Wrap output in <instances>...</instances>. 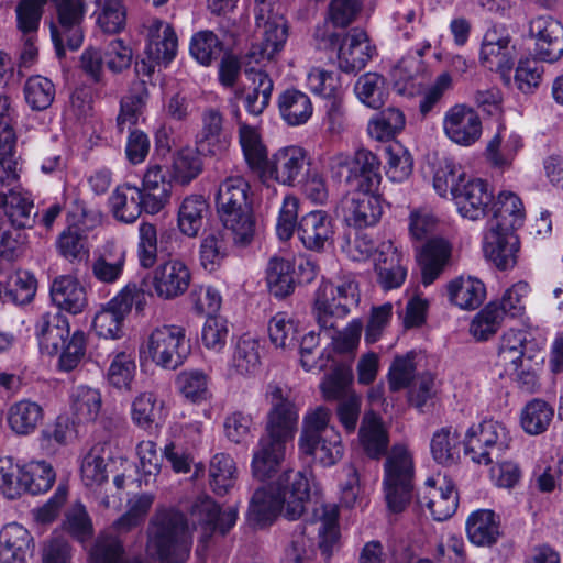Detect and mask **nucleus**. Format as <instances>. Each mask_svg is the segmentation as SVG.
<instances>
[{
    "label": "nucleus",
    "mask_w": 563,
    "mask_h": 563,
    "mask_svg": "<svg viewBox=\"0 0 563 563\" xmlns=\"http://www.w3.org/2000/svg\"><path fill=\"white\" fill-rule=\"evenodd\" d=\"M271 409L265 433L253 452L252 473L260 481L275 474L284 460L286 442L292 439L298 423V410L279 386H269Z\"/></svg>",
    "instance_id": "1"
},
{
    "label": "nucleus",
    "mask_w": 563,
    "mask_h": 563,
    "mask_svg": "<svg viewBox=\"0 0 563 563\" xmlns=\"http://www.w3.org/2000/svg\"><path fill=\"white\" fill-rule=\"evenodd\" d=\"M309 501V482L300 472L287 471L276 485L255 490L250 503L249 521L255 526L271 525L278 515L296 520Z\"/></svg>",
    "instance_id": "2"
},
{
    "label": "nucleus",
    "mask_w": 563,
    "mask_h": 563,
    "mask_svg": "<svg viewBox=\"0 0 563 563\" xmlns=\"http://www.w3.org/2000/svg\"><path fill=\"white\" fill-rule=\"evenodd\" d=\"M217 207L222 225L231 233L234 245L250 244L254 238L255 219L249 181L240 175L228 176L219 186Z\"/></svg>",
    "instance_id": "3"
},
{
    "label": "nucleus",
    "mask_w": 563,
    "mask_h": 563,
    "mask_svg": "<svg viewBox=\"0 0 563 563\" xmlns=\"http://www.w3.org/2000/svg\"><path fill=\"white\" fill-rule=\"evenodd\" d=\"M147 549L161 563H185L192 539L189 526L180 511L173 508L157 509L147 530Z\"/></svg>",
    "instance_id": "4"
},
{
    "label": "nucleus",
    "mask_w": 563,
    "mask_h": 563,
    "mask_svg": "<svg viewBox=\"0 0 563 563\" xmlns=\"http://www.w3.org/2000/svg\"><path fill=\"white\" fill-rule=\"evenodd\" d=\"M331 412L325 407H318L303 419V427L298 440L299 451L322 466L338 463L344 453L341 435L334 427L329 426Z\"/></svg>",
    "instance_id": "5"
},
{
    "label": "nucleus",
    "mask_w": 563,
    "mask_h": 563,
    "mask_svg": "<svg viewBox=\"0 0 563 563\" xmlns=\"http://www.w3.org/2000/svg\"><path fill=\"white\" fill-rule=\"evenodd\" d=\"M383 489L387 507L391 512L405 510L415 489V462L404 444H395L384 463Z\"/></svg>",
    "instance_id": "6"
},
{
    "label": "nucleus",
    "mask_w": 563,
    "mask_h": 563,
    "mask_svg": "<svg viewBox=\"0 0 563 563\" xmlns=\"http://www.w3.org/2000/svg\"><path fill=\"white\" fill-rule=\"evenodd\" d=\"M280 9V4L265 0L255 1V23L263 33L262 41L253 44L246 54L250 62L260 64L272 60L284 49L288 38V26Z\"/></svg>",
    "instance_id": "7"
},
{
    "label": "nucleus",
    "mask_w": 563,
    "mask_h": 563,
    "mask_svg": "<svg viewBox=\"0 0 563 563\" xmlns=\"http://www.w3.org/2000/svg\"><path fill=\"white\" fill-rule=\"evenodd\" d=\"M358 300V287L352 278H344L336 285L323 282L316 291L313 305L318 325L324 331L336 329L338 321L345 318Z\"/></svg>",
    "instance_id": "8"
},
{
    "label": "nucleus",
    "mask_w": 563,
    "mask_h": 563,
    "mask_svg": "<svg viewBox=\"0 0 563 563\" xmlns=\"http://www.w3.org/2000/svg\"><path fill=\"white\" fill-rule=\"evenodd\" d=\"M509 431L499 421L484 420L471 427L464 440V453L474 463L488 465L509 448Z\"/></svg>",
    "instance_id": "9"
},
{
    "label": "nucleus",
    "mask_w": 563,
    "mask_h": 563,
    "mask_svg": "<svg viewBox=\"0 0 563 563\" xmlns=\"http://www.w3.org/2000/svg\"><path fill=\"white\" fill-rule=\"evenodd\" d=\"M140 353L163 368L176 369L189 354L185 329L178 325L156 328Z\"/></svg>",
    "instance_id": "10"
},
{
    "label": "nucleus",
    "mask_w": 563,
    "mask_h": 563,
    "mask_svg": "<svg viewBox=\"0 0 563 563\" xmlns=\"http://www.w3.org/2000/svg\"><path fill=\"white\" fill-rule=\"evenodd\" d=\"M382 176H376V181L368 187L349 188L341 200L340 208L344 221L350 227L363 229L375 225L382 214L383 208L375 190L380 184Z\"/></svg>",
    "instance_id": "11"
},
{
    "label": "nucleus",
    "mask_w": 563,
    "mask_h": 563,
    "mask_svg": "<svg viewBox=\"0 0 563 563\" xmlns=\"http://www.w3.org/2000/svg\"><path fill=\"white\" fill-rule=\"evenodd\" d=\"M308 165L307 153L302 147L286 146L272 155L260 179L262 183L274 180L294 187L303 179Z\"/></svg>",
    "instance_id": "12"
},
{
    "label": "nucleus",
    "mask_w": 563,
    "mask_h": 563,
    "mask_svg": "<svg viewBox=\"0 0 563 563\" xmlns=\"http://www.w3.org/2000/svg\"><path fill=\"white\" fill-rule=\"evenodd\" d=\"M379 159L369 151L360 150L354 157L340 154L331 157L330 167L334 177H342L346 172L345 183L349 188L368 187L376 181L379 173Z\"/></svg>",
    "instance_id": "13"
},
{
    "label": "nucleus",
    "mask_w": 563,
    "mask_h": 563,
    "mask_svg": "<svg viewBox=\"0 0 563 563\" xmlns=\"http://www.w3.org/2000/svg\"><path fill=\"white\" fill-rule=\"evenodd\" d=\"M139 291L135 285L126 286L95 316L92 327L99 336L118 339L122 335V325L131 311Z\"/></svg>",
    "instance_id": "14"
},
{
    "label": "nucleus",
    "mask_w": 563,
    "mask_h": 563,
    "mask_svg": "<svg viewBox=\"0 0 563 563\" xmlns=\"http://www.w3.org/2000/svg\"><path fill=\"white\" fill-rule=\"evenodd\" d=\"M516 49L511 45V37L498 31L496 27L489 29L483 38L479 62L489 70H496L501 77L509 81V74L515 64Z\"/></svg>",
    "instance_id": "15"
},
{
    "label": "nucleus",
    "mask_w": 563,
    "mask_h": 563,
    "mask_svg": "<svg viewBox=\"0 0 563 563\" xmlns=\"http://www.w3.org/2000/svg\"><path fill=\"white\" fill-rule=\"evenodd\" d=\"M443 132L452 142L462 146H471L482 135V121L473 108L455 104L444 114Z\"/></svg>",
    "instance_id": "16"
},
{
    "label": "nucleus",
    "mask_w": 563,
    "mask_h": 563,
    "mask_svg": "<svg viewBox=\"0 0 563 563\" xmlns=\"http://www.w3.org/2000/svg\"><path fill=\"white\" fill-rule=\"evenodd\" d=\"M529 34L536 40V55L539 59L553 63L563 55V26L550 15L530 21Z\"/></svg>",
    "instance_id": "17"
},
{
    "label": "nucleus",
    "mask_w": 563,
    "mask_h": 563,
    "mask_svg": "<svg viewBox=\"0 0 563 563\" xmlns=\"http://www.w3.org/2000/svg\"><path fill=\"white\" fill-rule=\"evenodd\" d=\"M236 517L234 508L221 510L209 497L197 499L190 509L192 526L201 527L203 540L210 538L216 531L224 536L235 525Z\"/></svg>",
    "instance_id": "18"
},
{
    "label": "nucleus",
    "mask_w": 563,
    "mask_h": 563,
    "mask_svg": "<svg viewBox=\"0 0 563 563\" xmlns=\"http://www.w3.org/2000/svg\"><path fill=\"white\" fill-rule=\"evenodd\" d=\"M439 482L433 477L426 481L423 490L418 492V504L426 507L434 520L442 521L456 511L459 497L451 482L443 478L438 486Z\"/></svg>",
    "instance_id": "19"
},
{
    "label": "nucleus",
    "mask_w": 563,
    "mask_h": 563,
    "mask_svg": "<svg viewBox=\"0 0 563 563\" xmlns=\"http://www.w3.org/2000/svg\"><path fill=\"white\" fill-rule=\"evenodd\" d=\"M455 191L453 201L463 218L476 221L484 218L490 210L494 195L485 180L468 177Z\"/></svg>",
    "instance_id": "20"
},
{
    "label": "nucleus",
    "mask_w": 563,
    "mask_h": 563,
    "mask_svg": "<svg viewBox=\"0 0 563 563\" xmlns=\"http://www.w3.org/2000/svg\"><path fill=\"white\" fill-rule=\"evenodd\" d=\"M520 243L515 231L489 225L484 240V254L497 268L505 271L517 263Z\"/></svg>",
    "instance_id": "21"
},
{
    "label": "nucleus",
    "mask_w": 563,
    "mask_h": 563,
    "mask_svg": "<svg viewBox=\"0 0 563 563\" xmlns=\"http://www.w3.org/2000/svg\"><path fill=\"white\" fill-rule=\"evenodd\" d=\"M190 280L188 266L179 260H169L154 269L152 285L161 299L170 300L185 294Z\"/></svg>",
    "instance_id": "22"
},
{
    "label": "nucleus",
    "mask_w": 563,
    "mask_h": 563,
    "mask_svg": "<svg viewBox=\"0 0 563 563\" xmlns=\"http://www.w3.org/2000/svg\"><path fill=\"white\" fill-rule=\"evenodd\" d=\"M375 272L384 290L399 288L406 280L407 267L404 255L391 241H385L376 250Z\"/></svg>",
    "instance_id": "23"
},
{
    "label": "nucleus",
    "mask_w": 563,
    "mask_h": 563,
    "mask_svg": "<svg viewBox=\"0 0 563 563\" xmlns=\"http://www.w3.org/2000/svg\"><path fill=\"white\" fill-rule=\"evenodd\" d=\"M68 319L59 311L41 314L35 323V334L42 353L49 356L59 354L69 339Z\"/></svg>",
    "instance_id": "24"
},
{
    "label": "nucleus",
    "mask_w": 563,
    "mask_h": 563,
    "mask_svg": "<svg viewBox=\"0 0 563 563\" xmlns=\"http://www.w3.org/2000/svg\"><path fill=\"white\" fill-rule=\"evenodd\" d=\"M178 37L174 27L162 20L154 19L146 26V56L157 64L170 63L177 53Z\"/></svg>",
    "instance_id": "25"
},
{
    "label": "nucleus",
    "mask_w": 563,
    "mask_h": 563,
    "mask_svg": "<svg viewBox=\"0 0 563 563\" xmlns=\"http://www.w3.org/2000/svg\"><path fill=\"white\" fill-rule=\"evenodd\" d=\"M297 233L308 250L320 251L332 241L334 223L327 211H310L300 218Z\"/></svg>",
    "instance_id": "26"
},
{
    "label": "nucleus",
    "mask_w": 563,
    "mask_h": 563,
    "mask_svg": "<svg viewBox=\"0 0 563 563\" xmlns=\"http://www.w3.org/2000/svg\"><path fill=\"white\" fill-rule=\"evenodd\" d=\"M367 34L361 29H352L339 47V67L344 73L362 70L373 56Z\"/></svg>",
    "instance_id": "27"
},
{
    "label": "nucleus",
    "mask_w": 563,
    "mask_h": 563,
    "mask_svg": "<svg viewBox=\"0 0 563 563\" xmlns=\"http://www.w3.org/2000/svg\"><path fill=\"white\" fill-rule=\"evenodd\" d=\"M33 538L27 529L16 522L5 525L0 531V562L26 563L33 552Z\"/></svg>",
    "instance_id": "28"
},
{
    "label": "nucleus",
    "mask_w": 563,
    "mask_h": 563,
    "mask_svg": "<svg viewBox=\"0 0 563 563\" xmlns=\"http://www.w3.org/2000/svg\"><path fill=\"white\" fill-rule=\"evenodd\" d=\"M451 253V244L442 238L426 242L417 256L424 286L431 285L443 273L450 262Z\"/></svg>",
    "instance_id": "29"
},
{
    "label": "nucleus",
    "mask_w": 563,
    "mask_h": 563,
    "mask_svg": "<svg viewBox=\"0 0 563 563\" xmlns=\"http://www.w3.org/2000/svg\"><path fill=\"white\" fill-rule=\"evenodd\" d=\"M249 79L252 81L249 90L245 88L234 89V99L238 100L243 97L244 107L252 115H260L268 107L274 82L272 78L262 70H246Z\"/></svg>",
    "instance_id": "30"
},
{
    "label": "nucleus",
    "mask_w": 563,
    "mask_h": 563,
    "mask_svg": "<svg viewBox=\"0 0 563 563\" xmlns=\"http://www.w3.org/2000/svg\"><path fill=\"white\" fill-rule=\"evenodd\" d=\"M358 435L364 452L371 459L378 460L389 452L388 432L382 418L374 411L364 415Z\"/></svg>",
    "instance_id": "31"
},
{
    "label": "nucleus",
    "mask_w": 563,
    "mask_h": 563,
    "mask_svg": "<svg viewBox=\"0 0 563 563\" xmlns=\"http://www.w3.org/2000/svg\"><path fill=\"white\" fill-rule=\"evenodd\" d=\"M51 297L59 309L73 314L80 313L87 306L84 286L69 275H63L54 279L51 285Z\"/></svg>",
    "instance_id": "32"
},
{
    "label": "nucleus",
    "mask_w": 563,
    "mask_h": 563,
    "mask_svg": "<svg viewBox=\"0 0 563 563\" xmlns=\"http://www.w3.org/2000/svg\"><path fill=\"white\" fill-rule=\"evenodd\" d=\"M239 143L247 167L261 178L271 158L258 130L247 123H240Z\"/></svg>",
    "instance_id": "33"
},
{
    "label": "nucleus",
    "mask_w": 563,
    "mask_h": 563,
    "mask_svg": "<svg viewBox=\"0 0 563 563\" xmlns=\"http://www.w3.org/2000/svg\"><path fill=\"white\" fill-rule=\"evenodd\" d=\"M528 336L527 331L514 329L503 334L498 345L496 364L503 368L504 373H514L522 366V362L526 361L523 356Z\"/></svg>",
    "instance_id": "34"
},
{
    "label": "nucleus",
    "mask_w": 563,
    "mask_h": 563,
    "mask_svg": "<svg viewBox=\"0 0 563 563\" xmlns=\"http://www.w3.org/2000/svg\"><path fill=\"white\" fill-rule=\"evenodd\" d=\"M148 89L144 80L133 81L129 92L120 102V112L117 118V126L119 132L137 124L140 117L143 114L144 108L148 100Z\"/></svg>",
    "instance_id": "35"
},
{
    "label": "nucleus",
    "mask_w": 563,
    "mask_h": 563,
    "mask_svg": "<svg viewBox=\"0 0 563 563\" xmlns=\"http://www.w3.org/2000/svg\"><path fill=\"white\" fill-rule=\"evenodd\" d=\"M43 417L44 411L41 405L30 399L13 402L7 411L8 426L18 435L33 433Z\"/></svg>",
    "instance_id": "36"
},
{
    "label": "nucleus",
    "mask_w": 563,
    "mask_h": 563,
    "mask_svg": "<svg viewBox=\"0 0 563 563\" xmlns=\"http://www.w3.org/2000/svg\"><path fill=\"white\" fill-rule=\"evenodd\" d=\"M466 533L468 540L476 545L496 543L500 534L497 516L489 509L473 511L466 520Z\"/></svg>",
    "instance_id": "37"
},
{
    "label": "nucleus",
    "mask_w": 563,
    "mask_h": 563,
    "mask_svg": "<svg viewBox=\"0 0 563 563\" xmlns=\"http://www.w3.org/2000/svg\"><path fill=\"white\" fill-rule=\"evenodd\" d=\"M448 294L453 305L464 310H474L482 305L486 290L479 279L461 276L449 283Z\"/></svg>",
    "instance_id": "38"
},
{
    "label": "nucleus",
    "mask_w": 563,
    "mask_h": 563,
    "mask_svg": "<svg viewBox=\"0 0 563 563\" xmlns=\"http://www.w3.org/2000/svg\"><path fill=\"white\" fill-rule=\"evenodd\" d=\"M278 109L283 120L291 126L306 123L313 112L308 95L297 89H286L278 96Z\"/></svg>",
    "instance_id": "39"
},
{
    "label": "nucleus",
    "mask_w": 563,
    "mask_h": 563,
    "mask_svg": "<svg viewBox=\"0 0 563 563\" xmlns=\"http://www.w3.org/2000/svg\"><path fill=\"white\" fill-rule=\"evenodd\" d=\"M209 211V205L201 195L186 197L177 214V224L180 232L189 238H196L202 228L203 219Z\"/></svg>",
    "instance_id": "40"
},
{
    "label": "nucleus",
    "mask_w": 563,
    "mask_h": 563,
    "mask_svg": "<svg viewBox=\"0 0 563 563\" xmlns=\"http://www.w3.org/2000/svg\"><path fill=\"white\" fill-rule=\"evenodd\" d=\"M111 452L107 443H97L84 456L80 473L81 481L87 487L99 486L108 479V462Z\"/></svg>",
    "instance_id": "41"
},
{
    "label": "nucleus",
    "mask_w": 563,
    "mask_h": 563,
    "mask_svg": "<svg viewBox=\"0 0 563 563\" xmlns=\"http://www.w3.org/2000/svg\"><path fill=\"white\" fill-rule=\"evenodd\" d=\"M139 187L123 184L115 188L109 199L113 217L124 223H133L141 216Z\"/></svg>",
    "instance_id": "42"
},
{
    "label": "nucleus",
    "mask_w": 563,
    "mask_h": 563,
    "mask_svg": "<svg viewBox=\"0 0 563 563\" xmlns=\"http://www.w3.org/2000/svg\"><path fill=\"white\" fill-rule=\"evenodd\" d=\"M495 207L494 219L489 222V225L512 231L522 225L525 209L521 199L517 195L510 191L500 192Z\"/></svg>",
    "instance_id": "43"
},
{
    "label": "nucleus",
    "mask_w": 563,
    "mask_h": 563,
    "mask_svg": "<svg viewBox=\"0 0 563 563\" xmlns=\"http://www.w3.org/2000/svg\"><path fill=\"white\" fill-rule=\"evenodd\" d=\"M461 434L456 428L443 427L434 432L430 449L433 460L442 465H452L460 459Z\"/></svg>",
    "instance_id": "44"
},
{
    "label": "nucleus",
    "mask_w": 563,
    "mask_h": 563,
    "mask_svg": "<svg viewBox=\"0 0 563 563\" xmlns=\"http://www.w3.org/2000/svg\"><path fill=\"white\" fill-rule=\"evenodd\" d=\"M234 244L230 232L223 228L202 239L200 244V261L205 269L212 272L227 257L230 244Z\"/></svg>",
    "instance_id": "45"
},
{
    "label": "nucleus",
    "mask_w": 563,
    "mask_h": 563,
    "mask_svg": "<svg viewBox=\"0 0 563 563\" xmlns=\"http://www.w3.org/2000/svg\"><path fill=\"white\" fill-rule=\"evenodd\" d=\"M266 280L273 296H288L295 289L292 263L289 260L272 257L267 266Z\"/></svg>",
    "instance_id": "46"
},
{
    "label": "nucleus",
    "mask_w": 563,
    "mask_h": 563,
    "mask_svg": "<svg viewBox=\"0 0 563 563\" xmlns=\"http://www.w3.org/2000/svg\"><path fill=\"white\" fill-rule=\"evenodd\" d=\"M406 125L404 112L395 107H388L368 122V133L377 141H388L400 133Z\"/></svg>",
    "instance_id": "47"
},
{
    "label": "nucleus",
    "mask_w": 563,
    "mask_h": 563,
    "mask_svg": "<svg viewBox=\"0 0 563 563\" xmlns=\"http://www.w3.org/2000/svg\"><path fill=\"white\" fill-rule=\"evenodd\" d=\"M102 405L98 389L78 386L70 394V409L79 422L95 421Z\"/></svg>",
    "instance_id": "48"
},
{
    "label": "nucleus",
    "mask_w": 563,
    "mask_h": 563,
    "mask_svg": "<svg viewBox=\"0 0 563 563\" xmlns=\"http://www.w3.org/2000/svg\"><path fill=\"white\" fill-rule=\"evenodd\" d=\"M33 201L26 194L16 191L11 186L8 189V197L3 213L10 219L11 224L18 228H32L36 222V213Z\"/></svg>",
    "instance_id": "49"
},
{
    "label": "nucleus",
    "mask_w": 563,
    "mask_h": 563,
    "mask_svg": "<svg viewBox=\"0 0 563 563\" xmlns=\"http://www.w3.org/2000/svg\"><path fill=\"white\" fill-rule=\"evenodd\" d=\"M261 365L260 342L243 335L234 347L231 367L240 375H252Z\"/></svg>",
    "instance_id": "50"
},
{
    "label": "nucleus",
    "mask_w": 563,
    "mask_h": 563,
    "mask_svg": "<svg viewBox=\"0 0 563 563\" xmlns=\"http://www.w3.org/2000/svg\"><path fill=\"white\" fill-rule=\"evenodd\" d=\"M554 416L553 408L542 399L529 401L522 409L520 423L525 432L538 435L547 431Z\"/></svg>",
    "instance_id": "51"
},
{
    "label": "nucleus",
    "mask_w": 563,
    "mask_h": 563,
    "mask_svg": "<svg viewBox=\"0 0 563 563\" xmlns=\"http://www.w3.org/2000/svg\"><path fill=\"white\" fill-rule=\"evenodd\" d=\"M55 482L53 467L44 461H33L22 466L23 493H46Z\"/></svg>",
    "instance_id": "52"
},
{
    "label": "nucleus",
    "mask_w": 563,
    "mask_h": 563,
    "mask_svg": "<svg viewBox=\"0 0 563 563\" xmlns=\"http://www.w3.org/2000/svg\"><path fill=\"white\" fill-rule=\"evenodd\" d=\"M209 476L213 492L218 495L227 494L236 479L235 462L228 454H216L210 462Z\"/></svg>",
    "instance_id": "53"
},
{
    "label": "nucleus",
    "mask_w": 563,
    "mask_h": 563,
    "mask_svg": "<svg viewBox=\"0 0 563 563\" xmlns=\"http://www.w3.org/2000/svg\"><path fill=\"white\" fill-rule=\"evenodd\" d=\"M209 383V376L200 369L183 371L176 378L180 394L192 402L206 401L211 397Z\"/></svg>",
    "instance_id": "54"
},
{
    "label": "nucleus",
    "mask_w": 563,
    "mask_h": 563,
    "mask_svg": "<svg viewBox=\"0 0 563 563\" xmlns=\"http://www.w3.org/2000/svg\"><path fill=\"white\" fill-rule=\"evenodd\" d=\"M189 51L198 63L209 66L221 56L223 43L212 31H199L192 35Z\"/></svg>",
    "instance_id": "55"
},
{
    "label": "nucleus",
    "mask_w": 563,
    "mask_h": 563,
    "mask_svg": "<svg viewBox=\"0 0 563 563\" xmlns=\"http://www.w3.org/2000/svg\"><path fill=\"white\" fill-rule=\"evenodd\" d=\"M161 410L155 394L143 391L131 404V419L139 428L148 430L157 422Z\"/></svg>",
    "instance_id": "56"
},
{
    "label": "nucleus",
    "mask_w": 563,
    "mask_h": 563,
    "mask_svg": "<svg viewBox=\"0 0 563 563\" xmlns=\"http://www.w3.org/2000/svg\"><path fill=\"white\" fill-rule=\"evenodd\" d=\"M355 93L369 108L379 109L386 101L385 79L376 73L361 76L355 84Z\"/></svg>",
    "instance_id": "57"
},
{
    "label": "nucleus",
    "mask_w": 563,
    "mask_h": 563,
    "mask_svg": "<svg viewBox=\"0 0 563 563\" xmlns=\"http://www.w3.org/2000/svg\"><path fill=\"white\" fill-rule=\"evenodd\" d=\"M386 154V175L394 183L406 180L412 173L413 161L400 143L389 144L385 148Z\"/></svg>",
    "instance_id": "58"
},
{
    "label": "nucleus",
    "mask_w": 563,
    "mask_h": 563,
    "mask_svg": "<svg viewBox=\"0 0 563 563\" xmlns=\"http://www.w3.org/2000/svg\"><path fill=\"white\" fill-rule=\"evenodd\" d=\"M46 0H20L15 7L16 27L21 35L36 36Z\"/></svg>",
    "instance_id": "59"
},
{
    "label": "nucleus",
    "mask_w": 563,
    "mask_h": 563,
    "mask_svg": "<svg viewBox=\"0 0 563 563\" xmlns=\"http://www.w3.org/2000/svg\"><path fill=\"white\" fill-rule=\"evenodd\" d=\"M26 102L33 110L47 109L55 98V86L53 81L43 76L30 77L24 86Z\"/></svg>",
    "instance_id": "60"
},
{
    "label": "nucleus",
    "mask_w": 563,
    "mask_h": 563,
    "mask_svg": "<svg viewBox=\"0 0 563 563\" xmlns=\"http://www.w3.org/2000/svg\"><path fill=\"white\" fill-rule=\"evenodd\" d=\"M18 178L14 131L0 128V181L16 183Z\"/></svg>",
    "instance_id": "61"
},
{
    "label": "nucleus",
    "mask_w": 563,
    "mask_h": 563,
    "mask_svg": "<svg viewBox=\"0 0 563 563\" xmlns=\"http://www.w3.org/2000/svg\"><path fill=\"white\" fill-rule=\"evenodd\" d=\"M353 374L350 367L338 366L331 374L324 377L320 388L324 399L339 400L340 402L350 395Z\"/></svg>",
    "instance_id": "62"
},
{
    "label": "nucleus",
    "mask_w": 563,
    "mask_h": 563,
    "mask_svg": "<svg viewBox=\"0 0 563 563\" xmlns=\"http://www.w3.org/2000/svg\"><path fill=\"white\" fill-rule=\"evenodd\" d=\"M503 314L496 302L488 303L472 320L471 334L478 341H486L494 335L500 327Z\"/></svg>",
    "instance_id": "63"
},
{
    "label": "nucleus",
    "mask_w": 563,
    "mask_h": 563,
    "mask_svg": "<svg viewBox=\"0 0 563 563\" xmlns=\"http://www.w3.org/2000/svg\"><path fill=\"white\" fill-rule=\"evenodd\" d=\"M135 371L133 354L120 352L115 354L109 366L108 379L118 389L131 390Z\"/></svg>",
    "instance_id": "64"
}]
</instances>
